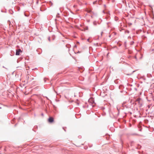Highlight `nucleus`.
Returning a JSON list of instances; mask_svg holds the SVG:
<instances>
[{"instance_id": "nucleus-1", "label": "nucleus", "mask_w": 154, "mask_h": 154, "mask_svg": "<svg viewBox=\"0 0 154 154\" xmlns=\"http://www.w3.org/2000/svg\"><path fill=\"white\" fill-rule=\"evenodd\" d=\"M22 52V51L20 49H18L16 50V55H20V53Z\"/></svg>"}, {"instance_id": "nucleus-2", "label": "nucleus", "mask_w": 154, "mask_h": 154, "mask_svg": "<svg viewBox=\"0 0 154 154\" xmlns=\"http://www.w3.org/2000/svg\"><path fill=\"white\" fill-rule=\"evenodd\" d=\"M54 119L52 117H50L48 119V122L50 123H52L54 122Z\"/></svg>"}, {"instance_id": "nucleus-3", "label": "nucleus", "mask_w": 154, "mask_h": 154, "mask_svg": "<svg viewBox=\"0 0 154 154\" xmlns=\"http://www.w3.org/2000/svg\"><path fill=\"white\" fill-rule=\"evenodd\" d=\"M86 11H87L88 13H90L91 11V9L90 10H88V9H86Z\"/></svg>"}, {"instance_id": "nucleus-4", "label": "nucleus", "mask_w": 154, "mask_h": 154, "mask_svg": "<svg viewBox=\"0 0 154 154\" xmlns=\"http://www.w3.org/2000/svg\"><path fill=\"white\" fill-rule=\"evenodd\" d=\"M95 3V2H93V4H94Z\"/></svg>"}]
</instances>
